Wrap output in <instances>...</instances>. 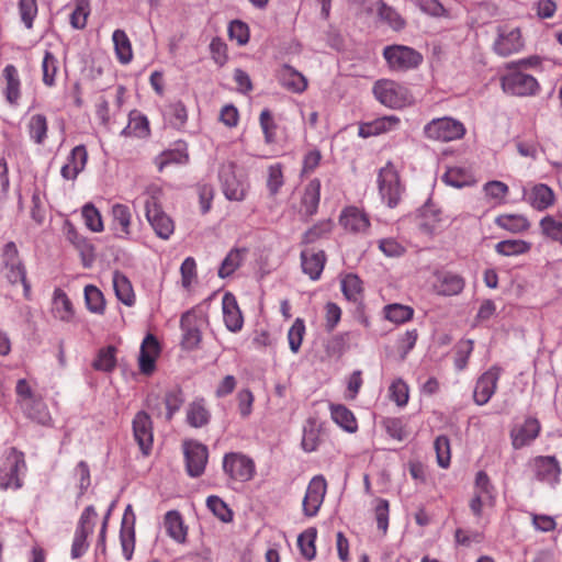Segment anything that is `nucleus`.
<instances>
[{
	"label": "nucleus",
	"instance_id": "nucleus-1",
	"mask_svg": "<svg viewBox=\"0 0 562 562\" xmlns=\"http://www.w3.org/2000/svg\"><path fill=\"white\" fill-rule=\"evenodd\" d=\"M151 196L145 203L146 218L155 231L156 235L161 239H169L175 232V223L172 218L166 214L158 203L157 194L160 193L158 187H150Z\"/></svg>",
	"mask_w": 562,
	"mask_h": 562
},
{
	"label": "nucleus",
	"instance_id": "nucleus-2",
	"mask_svg": "<svg viewBox=\"0 0 562 562\" xmlns=\"http://www.w3.org/2000/svg\"><path fill=\"white\" fill-rule=\"evenodd\" d=\"M218 177L223 193L227 200L237 202L245 200L249 183L245 175L237 173V166L233 161L221 166Z\"/></svg>",
	"mask_w": 562,
	"mask_h": 562
},
{
	"label": "nucleus",
	"instance_id": "nucleus-3",
	"mask_svg": "<svg viewBox=\"0 0 562 562\" xmlns=\"http://www.w3.org/2000/svg\"><path fill=\"white\" fill-rule=\"evenodd\" d=\"M373 93L379 102L392 109H401L412 102L408 89L389 79L376 81L373 87Z\"/></svg>",
	"mask_w": 562,
	"mask_h": 562
},
{
	"label": "nucleus",
	"instance_id": "nucleus-4",
	"mask_svg": "<svg viewBox=\"0 0 562 562\" xmlns=\"http://www.w3.org/2000/svg\"><path fill=\"white\" fill-rule=\"evenodd\" d=\"M223 471L231 481L246 483L255 477L256 464L241 452H228L223 457Z\"/></svg>",
	"mask_w": 562,
	"mask_h": 562
},
{
	"label": "nucleus",
	"instance_id": "nucleus-5",
	"mask_svg": "<svg viewBox=\"0 0 562 562\" xmlns=\"http://www.w3.org/2000/svg\"><path fill=\"white\" fill-rule=\"evenodd\" d=\"M464 134L463 123L449 116L434 119L424 126V135L428 139L438 142L446 143L460 139Z\"/></svg>",
	"mask_w": 562,
	"mask_h": 562
},
{
	"label": "nucleus",
	"instance_id": "nucleus-6",
	"mask_svg": "<svg viewBox=\"0 0 562 562\" xmlns=\"http://www.w3.org/2000/svg\"><path fill=\"white\" fill-rule=\"evenodd\" d=\"M378 187L381 199L386 205L389 207H395L402 198L404 188L401 184L398 172L391 162H387L380 169Z\"/></svg>",
	"mask_w": 562,
	"mask_h": 562
},
{
	"label": "nucleus",
	"instance_id": "nucleus-7",
	"mask_svg": "<svg viewBox=\"0 0 562 562\" xmlns=\"http://www.w3.org/2000/svg\"><path fill=\"white\" fill-rule=\"evenodd\" d=\"M2 272L11 284L22 283L25 296L30 292V284L26 281V271L19 257V250L13 241L4 245L2 251Z\"/></svg>",
	"mask_w": 562,
	"mask_h": 562
},
{
	"label": "nucleus",
	"instance_id": "nucleus-8",
	"mask_svg": "<svg viewBox=\"0 0 562 562\" xmlns=\"http://www.w3.org/2000/svg\"><path fill=\"white\" fill-rule=\"evenodd\" d=\"M26 472L24 454L15 448H11L7 453V460L0 472L1 490H18L22 486V476Z\"/></svg>",
	"mask_w": 562,
	"mask_h": 562
},
{
	"label": "nucleus",
	"instance_id": "nucleus-9",
	"mask_svg": "<svg viewBox=\"0 0 562 562\" xmlns=\"http://www.w3.org/2000/svg\"><path fill=\"white\" fill-rule=\"evenodd\" d=\"M509 69L512 70L501 78L502 88L506 93L526 97L533 95L539 91L540 86L535 77L513 66H509Z\"/></svg>",
	"mask_w": 562,
	"mask_h": 562
},
{
	"label": "nucleus",
	"instance_id": "nucleus-10",
	"mask_svg": "<svg viewBox=\"0 0 562 562\" xmlns=\"http://www.w3.org/2000/svg\"><path fill=\"white\" fill-rule=\"evenodd\" d=\"M383 56L393 70L416 68L423 60V56L417 50L403 45L386 46Z\"/></svg>",
	"mask_w": 562,
	"mask_h": 562
},
{
	"label": "nucleus",
	"instance_id": "nucleus-11",
	"mask_svg": "<svg viewBox=\"0 0 562 562\" xmlns=\"http://www.w3.org/2000/svg\"><path fill=\"white\" fill-rule=\"evenodd\" d=\"M528 464L538 481L550 486H555L560 482L561 468L555 457L539 456L531 459Z\"/></svg>",
	"mask_w": 562,
	"mask_h": 562
},
{
	"label": "nucleus",
	"instance_id": "nucleus-12",
	"mask_svg": "<svg viewBox=\"0 0 562 562\" xmlns=\"http://www.w3.org/2000/svg\"><path fill=\"white\" fill-rule=\"evenodd\" d=\"M326 491L327 483L324 476L316 475L310 481L302 503L305 516L314 517L317 515L324 502Z\"/></svg>",
	"mask_w": 562,
	"mask_h": 562
},
{
	"label": "nucleus",
	"instance_id": "nucleus-13",
	"mask_svg": "<svg viewBox=\"0 0 562 562\" xmlns=\"http://www.w3.org/2000/svg\"><path fill=\"white\" fill-rule=\"evenodd\" d=\"M184 457L188 474L192 477H198L202 475L207 463V448L200 442H186Z\"/></svg>",
	"mask_w": 562,
	"mask_h": 562
},
{
	"label": "nucleus",
	"instance_id": "nucleus-14",
	"mask_svg": "<svg viewBox=\"0 0 562 562\" xmlns=\"http://www.w3.org/2000/svg\"><path fill=\"white\" fill-rule=\"evenodd\" d=\"M524 42L518 27L503 26L498 29V35L493 46L497 55L509 56L519 52Z\"/></svg>",
	"mask_w": 562,
	"mask_h": 562
},
{
	"label": "nucleus",
	"instance_id": "nucleus-15",
	"mask_svg": "<svg viewBox=\"0 0 562 562\" xmlns=\"http://www.w3.org/2000/svg\"><path fill=\"white\" fill-rule=\"evenodd\" d=\"M134 439L139 446L143 454L148 456L153 447V423L149 415L140 411L133 419Z\"/></svg>",
	"mask_w": 562,
	"mask_h": 562
},
{
	"label": "nucleus",
	"instance_id": "nucleus-16",
	"mask_svg": "<svg viewBox=\"0 0 562 562\" xmlns=\"http://www.w3.org/2000/svg\"><path fill=\"white\" fill-rule=\"evenodd\" d=\"M339 224L351 234H367L370 228L368 214L357 206L345 207L339 215Z\"/></svg>",
	"mask_w": 562,
	"mask_h": 562
},
{
	"label": "nucleus",
	"instance_id": "nucleus-17",
	"mask_svg": "<svg viewBox=\"0 0 562 562\" xmlns=\"http://www.w3.org/2000/svg\"><path fill=\"white\" fill-rule=\"evenodd\" d=\"M499 375V368L492 367L479 378L473 392L474 402L477 405H484L491 400L496 391Z\"/></svg>",
	"mask_w": 562,
	"mask_h": 562
},
{
	"label": "nucleus",
	"instance_id": "nucleus-18",
	"mask_svg": "<svg viewBox=\"0 0 562 562\" xmlns=\"http://www.w3.org/2000/svg\"><path fill=\"white\" fill-rule=\"evenodd\" d=\"M434 278V291L442 296L458 295L465 285L464 279L461 276L450 271H436Z\"/></svg>",
	"mask_w": 562,
	"mask_h": 562
},
{
	"label": "nucleus",
	"instance_id": "nucleus-19",
	"mask_svg": "<svg viewBox=\"0 0 562 562\" xmlns=\"http://www.w3.org/2000/svg\"><path fill=\"white\" fill-rule=\"evenodd\" d=\"M524 199L537 211H544L555 202L553 190L544 184H533L529 190H524Z\"/></svg>",
	"mask_w": 562,
	"mask_h": 562
},
{
	"label": "nucleus",
	"instance_id": "nucleus-20",
	"mask_svg": "<svg viewBox=\"0 0 562 562\" xmlns=\"http://www.w3.org/2000/svg\"><path fill=\"white\" fill-rule=\"evenodd\" d=\"M223 321L232 333H238L244 325V318L234 294L227 292L222 299Z\"/></svg>",
	"mask_w": 562,
	"mask_h": 562
},
{
	"label": "nucleus",
	"instance_id": "nucleus-21",
	"mask_svg": "<svg viewBox=\"0 0 562 562\" xmlns=\"http://www.w3.org/2000/svg\"><path fill=\"white\" fill-rule=\"evenodd\" d=\"M158 355V341L153 335H147L143 340L138 357L139 370L143 374L149 375L154 372Z\"/></svg>",
	"mask_w": 562,
	"mask_h": 562
},
{
	"label": "nucleus",
	"instance_id": "nucleus-22",
	"mask_svg": "<svg viewBox=\"0 0 562 562\" xmlns=\"http://www.w3.org/2000/svg\"><path fill=\"white\" fill-rule=\"evenodd\" d=\"M326 262V255L323 250L313 248L304 249L301 252V263L303 272L312 280L319 279Z\"/></svg>",
	"mask_w": 562,
	"mask_h": 562
},
{
	"label": "nucleus",
	"instance_id": "nucleus-23",
	"mask_svg": "<svg viewBox=\"0 0 562 562\" xmlns=\"http://www.w3.org/2000/svg\"><path fill=\"white\" fill-rule=\"evenodd\" d=\"M400 117L396 115H387L378 117L371 122L364 123L359 127V136L368 138L383 133L394 131L400 125Z\"/></svg>",
	"mask_w": 562,
	"mask_h": 562
},
{
	"label": "nucleus",
	"instance_id": "nucleus-24",
	"mask_svg": "<svg viewBox=\"0 0 562 562\" xmlns=\"http://www.w3.org/2000/svg\"><path fill=\"white\" fill-rule=\"evenodd\" d=\"M88 154L85 146H76L68 157V161L61 167V177L66 180H75L85 169Z\"/></svg>",
	"mask_w": 562,
	"mask_h": 562
},
{
	"label": "nucleus",
	"instance_id": "nucleus-25",
	"mask_svg": "<svg viewBox=\"0 0 562 562\" xmlns=\"http://www.w3.org/2000/svg\"><path fill=\"white\" fill-rule=\"evenodd\" d=\"M540 424L535 418H527L522 425L512 431V441L515 449L530 445L539 435Z\"/></svg>",
	"mask_w": 562,
	"mask_h": 562
},
{
	"label": "nucleus",
	"instance_id": "nucleus-26",
	"mask_svg": "<svg viewBox=\"0 0 562 562\" xmlns=\"http://www.w3.org/2000/svg\"><path fill=\"white\" fill-rule=\"evenodd\" d=\"M113 229L119 238L127 239L131 235L132 213L127 205L116 203L112 206Z\"/></svg>",
	"mask_w": 562,
	"mask_h": 562
},
{
	"label": "nucleus",
	"instance_id": "nucleus-27",
	"mask_svg": "<svg viewBox=\"0 0 562 562\" xmlns=\"http://www.w3.org/2000/svg\"><path fill=\"white\" fill-rule=\"evenodd\" d=\"M321 201V181L311 180L304 188L301 199V211L305 216H313L317 213Z\"/></svg>",
	"mask_w": 562,
	"mask_h": 562
},
{
	"label": "nucleus",
	"instance_id": "nucleus-28",
	"mask_svg": "<svg viewBox=\"0 0 562 562\" xmlns=\"http://www.w3.org/2000/svg\"><path fill=\"white\" fill-rule=\"evenodd\" d=\"M52 313L55 318L65 323H70L75 317L74 305L61 289H55L54 291Z\"/></svg>",
	"mask_w": 562,
	"mask_h": 562
},
{
	"label": "nucleus",
	"instance_id": "nucleus-29",
	"mask_svg": "<svg viewBox=\"0 0 562 562\" xmlns=\"http://www.w3.org/2000/svg\"><path fill=\"white\" fill-rule=\"evenodd\" d=\"M5 81L4 95L7 101L15 105L21 97V80L19 71L14 65H7L2 71Z\"/></svg>",
	"mask_w": 562,
	"mask_h": 562
},
{
	"label": "nucleus",
	"instance_id": "nucleus-30",
	"mask_svg": "<svg viewBox=\"0 0 562 562\" xmlns=\"http://www.w3.org/2000/svg\"><path fill=\"white\" fill-rule=\"evenodd\" d=\"M211 413L204 398L192 401L187 407V423L194 428H201L210 423Z\"/></svg>",
	"mask_w": 562,
	"mask_h": 562
},
{
	"label": "nucleus",
	"instance_id": "nucleus-31",
	"mask_svg": "<svg viewBox=\"0 0 562 562\" xmlns=\"http://www.w3.org/2000/svg\"><path fill=\"white\" fill-rule=\"evenodd\" d=\"M442 181L453 188L470 187L475 183L473 173L462 167H451L442 176Z\"/></svg>",
	"mask_w": 562,
	"mask_h": 562
},
{
	"label": "nucleus",
	"instance_id": "nucleus-32",
	"mask_svg": "<svg viewBox=\"0 0 562 562\" xmlns=\"http://www.w3.org/2000/svg\"><path fill=\"white\" fill-rule=\"evenodd\" d=\"M113 288L115 295L126 306H132L135 303V293L128 278L122 272L115 271L113 273Z\"/></svg>",
	"mask_w": 562,
	"mask_h": 562
},
{
	"label": "nucleus",
	"instance_id": "nucleus-33",
	"mask_svg": "<svg viewBox=\"0 0 562 562\" xmlns=\"http://www.w3.org/2000/svg\"><path fill=\"white\" fill-rule=\"evenodd\" d=\"M279 78L281 85L293 92L301 93L307 88L306 78L288 65L282 67Z\"/></svg>",
	"mask_w": 562,
	"mask_h": 562
},
{
	"label": "nucleus",
	"instance_id": "nucleus-34",
	"mask_svg": "<svg viewBox=\"0 0 562 562\" xmlns=\"http://www.w3.org/2000/svg\"><path fill=\"white\" fill-rule=\"evenodd\" d=\"M369 4L367 9L373 10V7H378L380 18L386 22L394 31H400L405 26L403 18L391 7L382 2V0H368Z\"/></svg>",
	"mask_w": 562,
	"mask_h": 562
},
{
	"label": "nucleus",
	"instance_id": "nucleus-35",
	"mask_svg": "<svg viewBox=\"0 0 562 562\" xmlns=\"http://www.w3.org/2000/svg\"><path fill=\"white\" fill-rule=\"evenodd\" d=\"M164 526L167 535L177 542H184L187 529L183 525L181 515L176 510H170L165 516Z\"/></svg>",
	"mask_w": 562,
	"mask_h": 562
},
{
	"label": "nucleus",
	"instance_id": "nucleus-36",
	"mask_svg": "<svg viewBox=\"0 0 562 562\" xmlns=\"http://www.w3.org/2000/svg\"><path fill=\"white\" fill-rule=\"evenodd\" d=\"M321 425L316 418H308L303 427L302 448L305 452L317 450L321 442Z\"/></svg>",
	"mask_w": 562,
	"mask_h": 562
},
{
	"label": "nucleus",
	"instance_id": "nucleus-37",
	"mask_svg": "<svg viewBox=\"0 0 562 562\" xmlns=\"http://www.w3.org/2000/svg\"><path fill=\"white\" fill-rule=\"evenodd\" d=\"M495 224L510 233L518 234L527 231L530 226L527 217L520 214H502L495 218Z\"/></svg>",
	"mask_w": 562,
	"mask_h": 562
},
{
	"label": "nucleus",
	"instance_id": "nucleus-38",
	"mask_svg": "<svg viewBox=\"0 0 562 562\" xmlns=\"http://www.w3.org/2000/svg\"><path fill=\"white\" fill-rule=\"evenodd\" d=\"M245 255L246 249H231L220 266L218 277L225 279L232 276L241 266Z\"/></svg>",
	"mask_w": 562,
	"mask_h": 562
},
{
	"label": "nucleus",
	"instance_id": "nucleus-39",
	"mask_svg": "<svg viewBox=\"0 0 562 562\" xmlns=\"http://www.w3.org/2000/svg\"><path fill=\"white\" fill-rule=\"evenodd\" d=\"M21 409L27 418L40 425L47 426L52 422L50 413L42 396L30 403L27 408L23 407Z\"/></svg>",
	"mask_w": 562,
	"mask_h": 562
},
{
	"label": "nucleus",
	"instance_id": "nucleus-40",
	"mask_svg": "<svg viewBox=\"0 0 562 562\" xmlns=\"http://www.w3.org/2000/svg\"><path fill=\"white\" fill-rule=\"evenodd\" d=\"M330 415L333 420L348 432H355L358 429L357 420L350 409L344 405H330Z\"/></svg>",
	"mask_w": 562,
	"mask_h": 562
},
{
	"label": "nucleus",
	"instance_id": "nucleus-41",
	"mask_svg": "<svg viewBox=\"0 0 562 562\" xmlns=\"http://www.w3.org/2000/svg\"><path fill=\"white\" fill-rule=\"evenodd\" d=\"M114 49L120 63L126 65L133 58V50L130 38L123 30H115L112 35Z\"/></svg>",
	"mask_w": 562,
	"mask_h": 562
},
{
	"label": "nucleus",
	"instance_id": "nucleus-42",
	"mask_svg": "<svg viewBox=\"0 0 562 562\" xmlns=\"http://www.w3.org/2000/svg\"><path fill=\"white\" fill-rule=\"evenodd\" d=\"M30 138L37 145L44 144L47 137V120L43 114H34L27 123Z\"/></svg>",
	"mask_w": 562,
	"mask_h": 562
},
{
	"label": "nucleus",
	"instance_id": "nucleus-43",
	"mask_svg": "<svg viewBox=\"0 0 562 562\" xmlns=\"http://www.w3.org/2000/svg\"><path fill=\"white\" fill-rule=\"evenodd\" d=\"M383 313L387 321L394 324H403L412 319L414 310L407 305L393 303L384 306Z\"/></svg>",
	"mask_w": 562,
	"mask_h": 562
},
{
	"label": "nucleus",
	"instance_id": "nucleus-44",
	"mask_svg": "<svg viewBox=\"0 0 562 562\" xmlns=\"http://www.w3.org/2000/svg\"><path fill=\"white\" fill-rule=\"evenodd\" d=\"M191 315L189 313L182 315L180 326L183 331L182 345L187 349H194L201 341L200 330L190 324Z\"/></svg>",
	"mask_w": 562,
	"mask_h": 562
},
{
	"label": "nucleus",
	"instance_id": "nucleus-45",
	"mask_svg": "<svg viewBox=\"0 0 562 562\" xmlns=\"http://www.w3.org/2000/svg\"><path fill=\"white\" fill-rule=\"evenodd\" d=\"M116 349L108 346L99 350L97 358L92 362L93 369L102 372H111L116 366Z\"/></svg>",
	"mask_w": 562,
	"mask_h": 562
},
{
	"label": "nucleus",
	"instance_id": "nucleus-46",
	"mask_svg": "<svg viewBox=\"0 0 562 562\" xmlns=\"http://www.w3.org/2000/svg\"><path fill=\"white\" fill-rule=\"evenodd\" d=\"M529 249L530 244L521 239L502 240L495 246L497 254L507 257L526 254Z\"/></svg>",
	"mask_w": 562,
	"mask_h": 562
},
{
	"label": "nucleus",
	"instance_id": "nucleus-47",
	"mask_svg": "<svg viewBox=\"0 0 562 562\" xmlns=\"http://www.w3.org/2000/svg\"><path fill=\"white\" fill-rule=\"evenodd\" d=\"M149 133L148 121L140 114H131L126 127L123 128L121 134L123 136L145 137Z\"/></svg>",
	"mask_w": 562,
	"mask_h": 562
},
{
	"label": "nucleus",
	"instance_id": "nucleus-48",
	"mask_svg": "<svg viewBox=\"0 0 562 562\" xmlns=\"http://www.w3.org/2000/svg\"><path fill=\"white\" fill-rule=\"evenodd\" d=\"M89 14V0H75V8L69 15L70 25L76 30L85 29L87 25Z\"/></svg>",
	"mask_w": 562,
	"mask_h": 562
},
{
	"label": "nucleus",
	"instance_id": "nucleus-49",
	"mask_svg": "<svg viewBox=\"0 0 562 562\" xmlns=\"http://www.w3.org/2000/svg\"><path fill=\"white\" fill-rule=\"evenodd\" d=\"M85 301L87 308L94 314H103L105 301L102 292L94 285L85 286Z\"/></svg>",
	"mask_w": 562,
	"mask_h": 562
},
{
	"label": "nucleus",
	"instance_id": "nucleus-50",
	"mask_svg": "<svg viewBox=\"0 0 562 562\" xmlns=\"http://www.w3.org/2000/svg\"><path fill=\"white\" fill-rule=\"evenodd\" d=\"M284 184L283 168L281 164L270 165L267 169L266 186L270 195H277Z\"/></svg>",
	"mask_w": 562,
	"mask_h": 562
},
{
	"label": "nucleus",
	"instance_id": "nucleus-51",
	"mask_svg": "<svg viewBox=\"0 0 562 562\" xmlns=\"http://www.w3.org/2000/svg\"><path fill=\"white\" fill-rule=\"evenodd\" d=\"M58 69V59L53 55V53L46 50L42 61L43 83L45 86H55V77Z\"/></svg>",
	"mask_w": 562,
	"mask_h": 562
},
{
	"label": "nucleus",
	"instance_id": "nucleus-52",
	"mask_svg": "<svg viewBox=\"0 0 562 562\" xmlns=\"http://www.w3.org/2000/svg\"><path fill=\"white\" fill-rule=\"evenodd\" d=\"M540 228L544 236L562 245V221L544 216L540 221Z\"/></svg>",
	"mask_w": 562,
	"mask_h": 562
},
{
	"label": "nucleus",
	"instance_id": "nucleus-53",
	"mask_svg": "<svg viewBox=\"0 0 562 562\" xmlns=\"http://www.w3.org/2000/svg\"><path fill=\"white\" fill-rule=\"evenodd\" d=\"M305 323L303 318L297 317L288 331L289 347L293 353H297L304 335H305Z\"/></svg>",
	"mask_w": 562,
	"mask_h": 562
},
{
	"label": "nucleus",
	"instance_id": "nucleus-54",
	"mask_svg": "<svg viewBox=\"0 0 562 562\" xmlns=\"http://www.w3.org/2000/svg\"><path fill=\"white\" fill-rule=\"evenodd\" d=\"M82 217L86 226L94 232L100 233L104 229L102 216L99 210L91 203L86 204L82 207Z\"/></svg>",
	"mask_w": 562,
	"mask_h": 562
},
{
	"label": "nucleus",
	"instance_id": "nucleus-55",
	"mask_svg": "<svg viewBox=\"0 0 562 562\" xmlns=\"http://www.w3.org/2000/svg\"><path fill=\"white\" fill-rule=\"evenodd\" d=\"M341 291L349 301H357L362 291L360 278L353 273L345 276L341 280Z\"/></svg>",
	"mask_w": 562,
	"mask_h": 562
},
{
	"label": "nucleus",
	"instance_id": "nucleus-56",
	"mask_svg": "<svg viewBox=\"0 0 562 562\" xmlns=\"http://www.w3.org/2000/svg\"><path fill=\"white\" fill-rule=\"evenodd\" d=\"M207 508L223 522H229L233 519V512L226 503L218 496H209L206 499Z\"/></svg>",
	"mask_w": 562,
	"mask_h": 562
},
{
	"label": "nucleus",
	"instance_id": "nucleus-57",
	"mask_svg": "<svg viewBox=\"0 0 562 562\" xmlns=\"http://www.w3.org/2000/svg\"><path fill=\"white\" fill-rule=\"evenodd\" d=\"M316 530L311 528L302 532L297 538V544L301 549L302 555L307 559H314L316 554L315 549Z\"/></svg>",
	"mask_w": 562,
	"mask_h": 562
},
{
	"label": "nucleus",
	"instance_id": "nucleus-58",
	"mask_svg": "<svg viewBox=\"0 0 562 562\" xmlns=\"http://www.w3.org/2000/svg\"><path fill=\"white\" fill-rule=\"evenodd\" d=\"M170 124L177 128L182 127L188 119L184 104L180 101L169 104L165 111Z\"/></svg>",
	"mask_w": 562,
	"mask_h": 562
},
{
	"label": "nucleus",
	"instance_id": "nucleus-59",
	"mask_svg": "<svg viewBox=\"0 0 562 562\" xmlns=\"http://www.w3.org/2000/svg\"><path fill=\"white\" fill-rule=\"evenodd\" d=\"M334 223L331 220H323L317 222L313 227L305 232L303 240L306 244L316 241L317 239L327 236L333 231Z\"/></svg>",
	"mask_w": 562,
	"mask_h": 562
},
{
	"label": "nucleus",
	"instance_id": "nucleus-60",
	"mask_svg": "<svg viewBox=\"0 0 562 562\" xmlns=\"http://www.w3.org/2000/svg\"><path fill=\"white\" fill-rule=\"evenodd\" d=\"M378 247L389 258H398L406 252L405 245L393 237L380 239Z\"/></svg>",
	"mask_w": 562,
	"mask_h": 562
},
{
	"label": "nucleus",
	"instance_id": "nucleus-61",
	"mask_svg": "<svg viewBox=\"0 0 562 562\" xmlns=\"http://www.w3.org/2000/svg\"><path fill=\"white\" fill-rule=\"evenodd\" d=\"M15 392L18 397V404L20 405L21 408H27L30 406V403H33V401L41 397V395L35 394L33 392L31 385L25 379H20L16 382Z\"/></svg>",
	"mask_w": 562,
	"mask_h": 562
},
{
	"label": "nucleus",
	"instance_id": "nucleus-62",
	"mask_svg": "<svg viewBox=\"0 0 562 562\" xmlns=\"http://www.w3.org/2000/svg\"><path fill=\"white\" fill-rule=\"evenodd\" d=\"M382 425L385 431L394 439L402 441L404 440L408 432L406 430L405 423L402 418L396 417H387L384 418Z\"/></svg>",
	"mask_w": 562,
	"mask_h": 562
},
{
	"label": "nucleus",
	"instance_id": "nucleus-63",
	"mask_svg": "<svg viewBox=\"0 0 562 562\" xmlns=\"http://www.w3.org/2000/svg\"><path fill=\"white\" fill-rule=\"evenodd\" d=\"M181 285L189 290L196 280V262L194 258L187 257L180 267Z\"/></svg>",
	"mask_w": 562,
	"mask_h": 562
},
{
	"label": "nucleus",
	"instance_id": "nucleus-64",
	"mask_svg": "<svg viewBox=\"0 0 562 562\" xmlns=\"http://www.w3.org/2000/svg\"><path fill=\"white\" fill-rule=\"evenodd\" d=\"M390 398L398 406H405L408 402V385L402 380H395L389 387Z\"/></svg>",
	"mask_w": 562,
	"mask_h": 562
}]
</instances>
